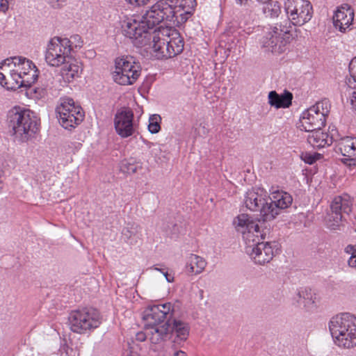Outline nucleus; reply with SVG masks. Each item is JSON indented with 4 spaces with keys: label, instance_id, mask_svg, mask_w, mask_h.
I'll use <instances>...</instances> for the list:
<instances>
[{
    "label": "nucleus",
    "instance_id": "nucleus-31",
    "mask_svg": "<svg viewBox=\"0 0 356 356\" xmlns=\"http://www.w3.org/2000/svg\"><path fill=\"white\" fill-rule=\"evenodd\" d=\"M152 329V336L150 339L153 343H159L161 340L165 339V338L168 335V327H165L163 324L161 325L159 327H156Z\"/></svg>",
    "mask_w": 356,
    "mask_h": 356
},
{
    "label": "nucleus",
    "instance_id": "nucleus-44",
    "mask_svg": "<svg viewBox=\"0 0 356 356\" xmlns=\"http://www.w3.org/2000/svg\"><path fill=\"white\" fill-rule=\"evenodd\" d=\"M48 3L54 8H59L62 7L65 2V0H47Z\"/></svg>",
    "mask_w": 356,
    "mask_h": 356
},
{
    "label": "nucleus",
    "instance_id": "nucleus-33",
    "mask_svg": "<svg viewBox=\"0 0 356 356\" xmlns=\"http://www.w3.org/2000/svg\"><path fill=\"white\" fill-rule=\"evenodd\" d=\"M350 78L346 82L350 88H356V56L349 63Z\"/></svg>",
    "mask_w": 356,
    "mask_h": 356
},
{
    "label": "nucleus",
    "instance_id": "nucleus-28",
    "mask_svg": "<svg viewBox=\"0 0 356 356\" xmlns=\"http://www.w3.org/2000/svg\"><path fill=\"white\" fill-rule=\"evenodd\" d=\"M206 266V261L200 256L191 254L187 260L186 269L187 272L199 274L203 271Z\"/></svg>",
    "mask_w": 356,
    "mask_h": 356
},
{
    "label": "nucleus",
    "instance_id": "nucleus-32",
    "mask_svg": "<svg viewBox=\"0 0 356 356\" xmlns=\"http://www.w3.org/2000/svg\"><path fill=\"white\" fill-rule=\"evenodd\" d=\"M314 108L316 112L323 114L325 117L327 116L330 113V104L328 99H324L316 103L315 105L310 107Z\"/></svg>",
    "mask_w": 356,
    "mask_h": 356
},
{
    "label": "nucleus",
    "instance_id": "nucleus-26",
    "mask_svg": "<svg viewBox=\"0 0 356 356\" xmlns=\"http://www.w3.org/2000/svg\"><path fill=\"white\" fill-rule=\"evenodd\" d=\"M64 65L62 68V74L66 81L70 83L80 76L82 68L76 60L70 62L68 60Z\"/></svg>",
    "mask_w": 356,
    "mask_h": 356
},
{
    "label": "nucleus",
    "instance_id": "nucleus-35",
    "mask_svg": "<svg viewBox=\"0 0 356 356\" xmlns=\"http://www.w3.org/2000/svg\"><path fill=\"white\" fill-rule=\"evenodd\" d=\"M293 95L291 92L284 90V92L280 95L279 99V108H289L292 104Z\"/></svg>",
    "mask_w": 356,
    "mask_h": 356
},
{
    "label": "nucleus",
    "instance_id": "nucleus-47",
    "mask_svg": "<svg viewBox=\"0 0 356 356\" xmlns=\"http://www.w3.org/2000/svg\"><path fill=\"white\" fill-rule=\"evenodd\" d=\"M163 274L168 282H172L174 281L173 275L169 274L167 271L163 272Z\"/></svg>",
    "mask_w": 356,
    "mask_h": 356
},
{
    "label": "nucleus",
    "instance_id": "nucleus-15",
    "mask_svg": "<svg viewBox=\"0 0 356 356\" xmlns=\"http://www.w3.org/2000/svg\"><path fill=\"white\" fill-rule=\"evenodd\" d=\"M236 229L238 232H245L247 230L248 232H254L257 233V237L259 236L261 239L264 240L266 235L270 233V227L266 225V223H259L254 222L250 220V217L248 214L238 215L233 222Z\"/></svg>",
    "mask_w": 356,
    "mask_h": 356
},
{
    "label": "nucleus",
    "instance_id": "nucleus-37",
    "mask_svg": "<svg viewBox=\"0 0 356 356\" xmlns=\"http://www.w3.org/2000/svg\"><path fill=\"white\" fill-rule=\"evenodd\" d=\"M321 157V155L317 152H302L301 154V159L309 165L314 164L317 160L320 159Z\"/></svg>",
    "mask_w": 356,
    "mask_h": 356
},
{
    "label": "nucleus",
    "instance_id": "nucleus-24",
    "mask_svg": "<svg viewBox=\"0 0 356 356\" xmlns=\"http://www.w3.org/2000/svg\"><path fill=\"white\" fill-rule=\"evenodd\" d=\"M298 306L307 311H313L316 308V294L311 289H302L298 291L295 298Z\"/></svg>",
    "mask_w": 356,
    "mask_h": 356
},
{
    "label": "nucleus",
    "instance_id": "nucleus-34",
    "mask_svg": "<svg viewBox=\"0 0 356 356\" xmlns=\"http://www.w3.org/2000/svg\"><path fill=\"white\" fill-rule=\"evenodd\" d=\"M161 117L159 115H153L150 116L148 124V130L152 134H156L161 129L160 122Z\"/></svg>",
    "mask_w": 356,
    "mask_h": 356
},
{
    "label": "nucleus",
    "instance_id": "nucleus-16",
    "mask_svg": "<svg viewBox=\"0 0 356 356\" xmlns=\"http://www.w3.org/2000/svg\"><path fill=\"white\" fill-rule=\"evenodd\" d=\"M134 113L129 108H122L117 111L114 125L116 132L122 138H127L134 134Z\"/></svg>",
    "mask_w": 356,
    "mask_h": 356
},
{
    "label": "nucleus",
    "instance_id": "nucleus-4",
    "mask_svg": "<svg viewBox=\"0 0 356 356\" xmlns=\"http://www.w3.org/2000/svg\"><path fill=\"white\" fill-rule=\"evenodd\" d=\"M289 20L276 23L271 31L266 33L261 39L262 47L266 51L280 54L289 49L292 40L291 30L288 29Z\"/></svg>",
    "mask_w": 356,
    "mask_h": 356
},
{
    "label": "nucleus",
    "instance_id": "nucleus-11",
    "mask_svg": "<svg viewBox=\"0 0 356 356\" xmlns=\"http://www.w3.org/2000/svg\"><path fill=\"white\" fill-rule=\"evenodd\" d=\"M270 197L268 195L266 191L262 189H252L248 191L245 196L244 204L245 207L252 211H259V218L258 222L259 223H266L268 222L269 212V203Z\"/></svg>",
    "mask_w": 356,
    "mask_h": 356
},
{
    "label": "nucleus",
    "instance_id": "nucleus-39",
    "mask_svg": "<svg viewBox=\"0 0 356 356\" xmlns=\"http://www.w3.org/2000/svg\"><path fill=\"white\" fill-rule=\"evenodd\" d=\"M346 249L347 252L351 253V257L348 261V266L350 267H356V244L349 245Z\"/></svg>",
    "mask_w": 356,
    "mask_h": 356
},
{
    "label": "nucleus",
    "instance_id": "nucleus-51",
    "mask_svg": "<svg viewBox=\"0 0 356 356\" xmlns=\"http://www.w3.org/2000/svg\"><path fill=\"white\" fill-rule=\"evenodd\" d=\"M153 268L154 270H158V271L161 272V273H163V272H165L164 269L159 268L156 267L155 266Z\"/></svg>",
    "mask_w": 356,
    "mask_h": 356
},
{
    "label": "nucleus",
    "instance_id": "nucleus-27",
    "mask_svg": "<svg viewBox=\"0 0 356 356\" xmlns=\"http://www.w3.org/2000/svg\"><path fill=\"white\" fill-rule=\"evenodd\" d=\"M308 132L309 134L307 136V141L312 147L321 148L326 145H329L327 133L322 131L321 129L309 131Z\"/></svg>",
    "mask_w": 356,
    "mask_h": 356
},
{
    "label": "nucleus",
    "instance_id": "nucleus-52",
    "mask_svg": "<svg viewBox=\"0 0 356 356\" xmlns=\"http://www.w3.org/2000/svg\"><path fill=\"white\" fill-rule=\"evenodd\" d=\"M173 229H174V232L172 234H175L176 231L178 229L177 227V225L174 224L173 225Z\"/></svg>",
    "mask_w": 356,
    "mask_h": 356
},
{
    "label": "nucleus",
    "instance_id": "nucleus-21",
    "mask_svg": "<svg viewBox=\"0 0 356 356\" xmlns=\"http://www.w3.org/2000/svg\"><path fill=\"white\" fill-rule=\"evenodd\" d=\"M338 150L343 155L341 162L349 168L356 166V139L351 137L343 138L339 143Z\"/></svg>",
    "mask_w": 356,
    "mask_h": 356
},
{
    "label": "nucleus",
    "instance_id": "nucleus-20",
    "mask_svg": "<svg viewBox=\"0 0 356 356\" xmlns=\"http://www.w3.org/2000/svg\"><path fill=\"white\" fill-rule=\"evenodd\" d=\"M162 35L169 38V40L166 41L168 57H174L183 51L184 41L178 31L172 29H163Z\"/></svg>",
    "mask_w": 356,
    "mask_h": 356
},
{
    "label": "nucleus",
    "instance_id": "nucleus-41",
    "mask_svg": "<svg viewBox=\"0 0 356 356\" xmlns=\"http://www.w3.org/2000/svg\"><path fill=\"white\" fill-rule=\"evenodd\" d=\"M20 56H14L8 58L0 63V69L6 71V69H3L5 67H10L13 65L14 68H15L17 60L15 59L19 58Z\"/></svg>",
    "mask_w": 356,
    "mask_h": 356
},
{
    "label": "nucleus",
    "instance_id": "nucleus-13",
    "mask_svg": "<svg viewBox=\"0 0 356 356\" xmlns=\"http://www.w3.org/2000/svg\"><path fill=\"white\" fill-rule=\"evenodd\" d=\"M276 246L275 242L259 241L252 245H248L245 252L250 255L256 264L263 265L272 260L274 256L273 249Z\"/></svg>",
    "mask_w": 356,
    "mask_h": 356
},
{
    "label": "nucleus",
    "instance_id": "nucleus-7",
    "mask_svg": "<svg viewBox=\"0 0 356 356\" xmlns=\"http://www.w3.org/2000/svg\"><path fill=\"white\" fill-rule=\"evenodd\" d=\"M72 42L67 38L58 36L51 38L45 51V61L51 67H59L71 59Z\"/></svg>",
    "mask_w": 356,
    "mask_h": 356
},
{
    "label": "nucleus",
    "instance_id": "nucleus-46",
    "mask_svg": "<svg viewBox=\"0 0 356 356\" xmlns=\"http://www.w3.org/2000/svg\"><path fill=\"white\" fill-rule=\"evenodd\" d=\"M146 339V334L143 332H140L136 334V340L139 341H144Z\"/></svg>",
    "mask_w": 356,
    "mask_h": 356
},
{
    "label": "nucleus",
    "instance_id": "nucleus-54",
    "mask_svg": "<svg viewBox=\"0 0 356 356\" xmlns=\"http://www.w3.org/2000/svg\"><path fill=\"white\" fill-rule=\"evenodd\" d=\"M72 114H73L74 116H76V114H75L74 112H71Z\"/></svg>",
    "mask_w": 356,
    "mask_h": 356
},
{
    "label": "nucleus",
    "instance_id": "nucleus-42",
    "mask_svg": "<svg viewBox=\"0 0 356 356\" xmlns=\"http://www.w3.org/2000/svg\"><path fill=\"white\" fill-rule=\"evenodd\" d=\"M72 42V48L73 49V44L75 42V47H81L82 46L83 42L81 41V38L79 35H74L71 37V39H69Z\"/></svg>",
    "mask_w": 356,
    "mask_h": 356
},
{
    "label": "nucleus",
    "instance_id": "nucleus-50",
    "mask_svg": "<svg viewBox=\"0 0 356 356\" xmlns=\"http://www.w3.org/2000/svg\"><path fill=\"white\" fill-rule=\"evenodd\" d=\"M257 1H258L259 3H262L264 5H266L267 3L272 2L271 0H257Z\"/></svg>",
    "mask_w": 356,
    "mask_h": 356
},
{
    "label": "nucleus",
    "instance_id": "nucleus-10",
    "mask_svg": "<svg viewBox=\"0 0 356 356\" xmlns=\"http://www.w3.org/2000/svg\"><path fill=\"white\" fill-rule=\"evenodd\" d=\"M352 208L353 201L348 195L335 197L330 204V213L327 219V227L332 230L339 229L343 221L346 220V216L350 215Z\"/></svg>",
    "mask_w": 356,
    "mask_h": 356
},
{
    "label": "nucleus",
    "instance_id": "nucleus-30",
    "mask_svg": "<svg viewBox=\"0 0 356 356\" xmlns=\"http://www.w3.org/2000/svg\"><path fill=\"white\" fill-rule=\"evenodd\" d=\"M262 10L266 17L274 19L281 13V6L278 1H272L264 5Z\"/></svg>",
    "mask_w": 356,
    "mask_h": 356
},
{
    "label": "nucleus",
    "instance_id": "nucleus-18",
    "mask_svg": "<svg viewBox=\"0 0 356 356\" xmlns=\"http://www.w3.org/2000/svg\"><path fill=\"white\" fill-rule=\"evenodd\" d=\"M165 327H168V334H170L173 338V342L180 343L185 341L189 335V325L179 319L171 316L165 323Z\"/></svg>",
    "mask_w": 356,
    "mask_h": 356
},
{
    "label": "nucleus",
    "instance_id": "nucleus-49",
    "mask_svg": "<svg viewBox=\"0 0 356 356\" xmlns=\"http://www.w3.org/2000/svg\"><path fill=\"white\" fill-rule=\"evenodd\" d=\"M237 3H239L240 5H245L248 3V0H235Z\"/></svg>",
    "mask_w": 356,
    "mask_h": 356
},
{
    "label": "nucleus",
    "instance_id": "nucleus-25",
    "mask_svg": "<svg viewBox=\"0 0 356 356\" xmlns=\"http://www.w3.org/2000/svg\"><path fill=\"white\" fill-rule=\"evenodd\" d=\"M17 60L15 68H14L22 76L24 79L31 77L33 74H36L37 79L39 75V70L35 65L30 60L20 56L19 58L15 59Z\"/></svg>",
    "mask_w": 356,
    "mask_h": 356
},
{
    "label": "nucleus",
    "instance_id": "nucleus-12",
    "mask_svg": "<svg viewBox=\"0 0 356 356\" xmlns=\"http://www.w3.org/2000/svg\"><path fill=\"white\" fill-rule=\"evenodd\" d=\"M173 311L170 302L149 306L144 311L143 318L147 322V325L154 328L159 327L165 319L168 321L171 318L172 314L170 312Z\"/></svg>",
    "mask_w": 356,
    "mask_h": 356
},
{
    "label": "nucleus",
    "instance_id": "nucleus-5",
    "mask_svg": "<svg viewBox=\"0 0 356 356\" xmlns=\"http://www.w3.org/2000/svg\"><path fill=\"white\" fill-rule=\"evenodd\" d=\"M139 62L130 56L118 57L115 59V71L113 72V81L122 86L134 84L141 74Z\"/></svg>",
    "mask_w": 356,
    "mask_h": 356
},
{
    "label": "nucleus",
    "instance_id": "nucleus-8",
    "mask_svg": "<svg viewBox=\"0 0 356 356\" xmlns=\"http://www.w3.org/2000/svg\"><path fill=\"white\" fill-rule=\"evenodd\" d=\"M284 9L287 17L284 20H289L288 29L292 31L293 26H302L312 17L313 8L307 0H286Z\"/></svg>",
    "mask_w": 356,
    "mask_h": 356
},
{
    "label": "nucleus",
    "instance_id": "nucleus-29",
    "mask_svg": "<svg viewBox=\"0 0 356 356\" xmlns=\"http://www.w3.org/2000/svg\"><path fill=\"white\" fill-rule=\"evenodd\" d=\"M140 227L137 225H131L122 229V235L124 241L130 245L136 244L140 239Z\"/></svg>",
    "mask_w": 356,
    "mask_h": 356
},
{
    "label": "nucleus",
    "instance_id": "nucleus-6",
    "mask_svg": "<svg viewBox=\"0 0 356 356\" xmlns=\"http://www.w3.org/2000/svg\"><path fill=\"white\" fill-rule=\"evenodd\" d=\"M70 330L78 334H86L101 324L99 313L94 309L84 308L72 311L68 316Z\"/></svg>",
    "mask_w": 356,
    "mask_h": 356
},
{
    "label": "nucleus",
    "instance_id": "nucleus-53",
    "mask_svg": "<svg viewBox=\"0 0 356 356\" xmlns=\"http://www.w3.org/2000/svg\"><path fill=\"white\" fill-rule=\"evenodd\" d=\"M2 189V181L0 180V191Z\"/></svg>",
    "mask_w": 356,
    "mask_h": 356
},
{
    "label": "nucleus",
    "instance_id": "nucleus-22",
    "mask_svg": "<svg viewBox=\"0 0 356 356\" xmlns=\"http://www.w3.org/2000/svg\"><path fill=\"white\" fill-rule=\"evenodd\" d=\"M354 19V11L348 4L342 5L337 9L333 16V24L336 29L345 33L352 25Z\"/></svg>",
    "mask_w": 356,
    "mask_h": 356
},
{
    "label": "nucleus",
    "instance_id": "nucleus-40",
    "mask_svg": "<svg viewBox=\"0 0 356 356\" xmlns=\"http://www.w3.org/2000/svg\"><path fill=\"white\" fill-rule=\"evenodd\" d=\"M279 99L280 95H278L276 91L273 90L268 93V103L271 106L279 108Z\"/></svg>",
    "mask_w": 356,
    "mask_h": 356
},
{
    "label": "nucleus",
    "instance_id": "nucleus-2",
    "mask_svg": "<svg viewBox=\"0 0 356 356\" xmlns=\"http://www.w3.org/2000/svg\"><path fill=\"white\" fill-rule=\"evenodd\" d=\"M6 124L15 140L26 143L39 131L40 120L34 111L16 106L8 111Z\"/></svg>",
    "mask_w": 356,
    "mask_h": 356
},
{
    "label": "nucleus",
    "instance_id": "nucleus-17",
    "mask_svg": "<svg viewBox=\"0 0 356 356\" xmlns=\"http://www.w3.org/2000/svg\"><path fill=\"white\" fill-rule=\"evenodd\" d=\"M293 202L292 196L284 191H277L273 194L269 203L268 222L273 220L281 211L289 207Z\"/></svg>",
    "mask_w": 356,
    "mask_h": 356
},
{
    "label": "nucleus",
    "instance_id": "nucleus-23",
    "mask_svg": "<svg viewBox=\"0 0 356 356\" xmlns=\"http://www.w3.org/2000/svg\"><path fill=\"white\" fill-rule=\"evenodd\" d=\"M163 29H159V31L154 29L151 34V37H147L148 40L145 41V44H134L138 47L143 46H149L153 51L156 53V56L158 57H168L167 53L165 54V50L166 51V41L167 40L164 38H161L160 34L162 35Z\"/></svg>",
    "mask_w": 356,
    "mask_h": 356
},
{
    "label": "nucleus",
    "instance_id": "nucleus-1",
    "mask_svg": "<svg viewBox=\"0 0 356 356\" xmlns=\"http://www.w3.org/2000/svg\"><path fill=\"white\" fill-rule=\"evenodd\" d=\"M175 11L167 4L166 1L160 0L149 10H147L139 20L130 19L122 25L124 35L132 40L134 44H145L151 37L150 30L163 21L175 22Z\"/></svg>",
    "mask_w": 356,
    "mask_h": 356
},
{
    "label": "nucleus",
    "instance_id": "nucleus-38",
    "mask_svg": "<svg viewBox=\"0 0 356 356\" xmlns=\"http://www.w3.org/2000/svg\"><path fill=\"white\" fill-rule=\"evenodd\" d=\"M138 165L127 160H124L121 162L120 170L124 173L134 174L136 172Z\"/></svg>",
    "mask_w": 356,
    "mask_h": 356
},
{
    "label": "nucleus",
    "instance_id": "nucleus-14",
    "mask_svg": "<svg viewBox=\"0 0 356 356\" xmlns=\"http://www.w3.org/2000/svg\"><path fill=\"white\" fill-rule=\"evenodd\" d=\"M36 80V74L24 79L15 69L10 70L8 75L0 72V84L8 90H16L22 87H31Z\"/></svg>",
    "mask_w": 356,
    "mask_h": 356
},
{
    "label": "nucleus",
    "instance_id": "nucleus-48",
    "mask_svg": "<svg viewBox=\"0 0 356 356\" xmlns=\"http://www.w3.org/2000/svg\"><path fill=\"white\" fill-rule=\"evenodd\" d=\"M172 356H187L186 353L182 350L176 351Z\"/></svg>",
    "mask_w": 356,
    "mask_h": 356
},
{
    "label": "nucleus",
    "instance_id": "nucleus-9",
    "mask_svg": "<svg viewBox=\"0 0 356 356\" xmlns=\"http://www.w3.org/2000/svg\"><path fill=\"white\" fill-rule=\"evenodd\" d=\"M56 112L60 125L65 129L75 128L84 119L83 108L70 97L62 99L60 106L56 108Z\"/></svg>",
    "mask_w": 356,
    "mask_h": 356
},
{
    "label": "nucleus",
    "instance_id": "nucleus-45",
    "mask_svg": "<svg viewBox=\"0 0 356 356\" xmlns=\"http://www.w3.org/2000/svg\"><path fill=\"white\" fill-rule=\"evenodd\" d=\"M0 8L4 13L8 10V2L7 0H0Z\"/></svg>",
    "mask_w": 356,
    "mask_h": 356
},
{
    "label": "nucleus",
    "instance_id": "nucleus-19",
    "mask_svg": "<svg viewBox=\"0 0 356 356\" xmlns=\"http://www.w3.org/2000/svg\"><path fill=\"white\" fill-rule=\"evenodd\" d=\"M300 122L305 131L321 129L325 125L326 117L316 112L314 108H309L302 112Z\"/></svg>",
    "mask_w": 356,
    "mask_h": 356
},
{
    "label": "nucleus",
    "instance_id": "nucleus-43",
    "mask_svg": "<svg viewBox=\"0 0 356 356\" xmlns=\"http://www.w3.org/2000/svg\"><path fill=\"white\" fill-rule=\"evenodd\" d=\"M127 2L136 6L146 5L150 2V0H125Z\"/></svg>",
    "mask_w": 356,
    "mask_h": 356
},
{
    "label": "nucleus",
    "instance_id": "nucleus-3",
    "mask_svg": "<svg viewBox=\"0 0 356 356\" xmlns=\"http://www.w3.org/2000/svg\"><path fill=\"white\" fill-rule=\"evenodd\" d=\"M329 330L339 347L349 349L356 346V317L353 315L343 313L332 317Z\"/></svg>",
    "mask_w": 356,
    "mask_h": 356
},
{
    "label": "nucleus",
    "instance_id": "nucleus-36",
    "mask_svg": "<svg viewBox=\"0 0 356 356\" xmlns=\"http://www.w3.org/2000/svg\"><path fill=\"white\" fill-rule=\"evenodd\" d=\"M40 79L44 89H51L53 87L54 77L51 72L48 71L44 72L41 76Z\"/></svg>",
    "mask_w": 356,
    "mask_h": 356
}]
</instances>
